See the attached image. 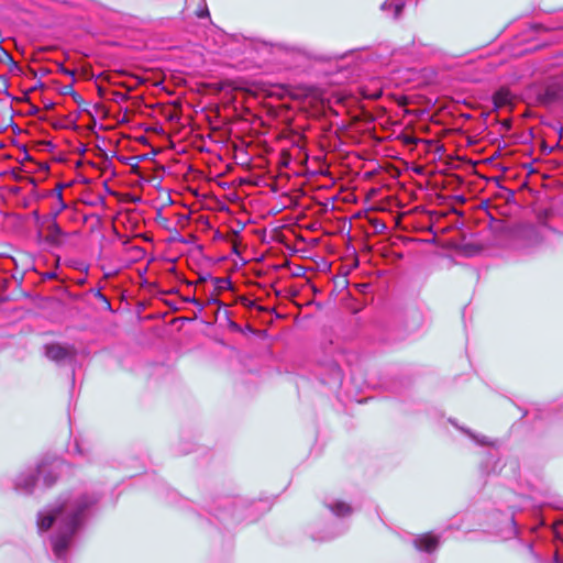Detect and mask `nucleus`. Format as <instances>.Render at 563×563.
<instances>
[{
	"instance_id": "obj_15",
	"label": "nucleus",
	"mask_w": 563,
	"mask_h": 563,
	"mask_svg": "<svg viewBox=\"0 0 563 563\" xmlns=\"http://www.w3.org/2000/svg\"><path fill=\"white\" fill-rule=\"evenodd\" d=\"M10 128L13 132V134L19 135L22 133V129L13 121L12 118H10L9 124L4 126L3 129H0V131L7 130Z\"/></svg>"
},
{
	"instance_id": "obj_38",
	"label": "nucleus",
	"mask_w": 563,
	"mask_h": 563,
	"mask_svg": "<svg viewBox=\"0 0 563 563\" xmlns=\"http://www.w3.org/2000/svg\"><path fill=\"white\" fill-rule=\"evenodd\" d=\"M197 282H199V283L207 282V278L203 276H200Z\"/></svg>"
},
{
	"instance_id": "obj_13",
	"label": "nucleus",
	"mask_w": 563,
	"mask_h": 563,
	"mask_svg": "<svg viewBox=\"0 0 563 563\" xmlns=\"http://www.w3.org/2000/svg\"><path fill=\"white\" fill-rule=\"evenodd\" d=\"M543 98L547 102H554L559 99V92L556 91V89L549 87L545 89Z\"/></svg>"
},
{
	"instance_id": "obj_23",
	"label": "nucleus",
	"mask_w": 563,
	"mask_h": 563,
	"mask_svg": "<svg viewBox=\"0 0 563 563\" xmlns=\"http://www.w3.org/2000/svg\"><path fill=\"white\" fill-rule=\"evenodd\" d=\"M70 97L73 98V100L78 103V104H81V102L84 101L82 97L77 92V91H74Z\"/></svg>"
},
{
	"instance_id": "obj_10",
	"label": "nucleus",
	"mask_w": 563,
	"mask_h": 563,
	"mask_svg": "<svg viewBox=\"0 0 563 563\" xmlns=\"http://www.w3.org/2000/svg\"><path fill=\"white\" fill-rule=\"evenodd\" d=\"M510 101V93L505 89L498 90L494 96V103L496 108L501 107Z\"/></svg>"
},
{
	"instance_id": "obj_16",
	"label": "nucleus",
	"mask_w": 563,
	"mask_h": 563,
	"mask_svg": "<svg viewBox=\"0 0 563 563\" xmlns=\"http://www.w3.org/2000/svg\"><path fill=\"white\" fill-rule=\"evenodd\" d=\"M196 15L199 19H205V18H209L210 16L208 7H207L205 1H203V5L196 10Z\"/></svg>"
},
{
	"instance_id": "obj_14",
	"label": "nucleus",
	"mask_w": 563,
	"mask_h": 563,
	"mask_svg": "<svg viewBox=\"0 0 563 563\" xmlns=\"http://www.w3.org/2000/svg\"><path fill=\"white\" fill-rule=\"evenodd\" d=\"M404 9H405V3L404 2L393 3V7H391L393 19L394 20H398L401 16V14H402Z\"/></svg>"
},
{
	"instance_id": "obj_25",
	"label": "nucleus",
	"mask_w": 563,
	"mask_h": 563,
	"mask_svg": "<svg viewBox=\"0 0 563 563\" xmlns=\"http://www.w3.org/2000/svg\"><path fill=\"white\" fill-rule=\"evenodd\" d=\"M43 88H44L43 81L42 80H37L30 90L31 91H35L37 89H43Z\"/></svg>"
},
{
	"instance_id": "obj_7",
	"label": "nucleus",
	"mask_w": 563,
	"mask_h": 563,
	"mask_svg": "<svg viewBox=\"0 0 563 563\" xmlns=\"http://www.w3.org/2000/svg\"><path fill=\"white\" fill-rule=\"evenodd\" d=\"M35 478L33 472L22 473L15 481V489L22 494H30L33 492Z\"/></svg>"
},
{
	"instance_id": "obj_40",
	"label": "nucleus",
	"mask_w": 563,
	"mask_h": 563,
	"mask_svg": "<svg viewBox=\"0 0 563 563\" xmlns=\"http://www.w3.org/2000/svg\"><path fill=\"white\" fill-rule=\"evenodd\" d=\"M555 563H563V562H561V561L559 560V558H558V556H555Z\"/></svg>"
},
{
	"instance_id": "obj_6",
	"label": "nucleus",
	"mask_w": 563,
	"mask_h": 563,
	"mask_svg": "<svg viewBox=\"0 0 563 563\" xmlns=\"http://www.w3.org/2000/svg\"><path fill=\"white\" fill-rule=\"evenodd\" d=\"M45 355L52 361L60 362L70 357L71 352L69 351V349L62 346L59 344H51L46 345Z\"/></svg>"
},
{
	"instance_id": "obj_2",
	"label": "nucleus",
	"mask_w": 563,
	"mask_h": 563,
	"mask_svg": "<svg viewBox=\"0 0 563 563\" xmlns=\"http://www.w3.org/2000/svg\"><path fill=\"white\" fill-rule=\"evenodd\" d=\"M242 52L244 54L254 52L265 63L300 71H305L311 62H328L336 57L317 52L303 44L269 42L261 38H244Z\"/></svg>"
},
{
	"instance_id": "obj_11",
	"label": "nucleus",
	"mask_w": 563,
	"mask_h": 563,
	"mask_svg": "<svg viewBox=\"0 0 563 563\" xmlns=\"http://www.w3.org/2000/svg\"><path fill=\"white\" fill-rule=\"evenodd\" d=\"M37 473L38 475H43L44 484L46 486H51L55 482V476H53L51 473L44 475V473H46L45 464L38 465Z\"/></svg>"
},
{
	"instance_id": "obj_18",
	"label": "nucleus",
	"mask_w": 563,
	"mask_h": 563,
	"mask_svg": "<svg viewBox=\"0 0 563 563\" xmlns=\"http://www.w3.org/2000/svg\"><path fill=\"white\" fill-rule=\"evenodd\" d=\"M75 91L73 84L64 85L59 88V93L63 96H70Z\"/></svg>"
},
{
	"instance_id": "obj_17",
	"label": "nucleus",
	"mask_w": 563,
	"mask_h": 563,
	"mask_svg": "<svg viewBox=\"0 0 563 563\" xmlns=\"http://www.w3.org/2000/svg\"><path fill=\"white\" fill-rule=\"evenodd\" d=\"M11 60H13L12 55L0 46V62L9 64Z\"/></svg>"
},
{
	"instance_id": "obj_39",
	"label": "nucleus",
	"mask_w": 563,
	"mask_h": 563,
	"mask_svg": "<svg viewBox=\"0 0 563 563\" xmlns=\"http://www.w3.org/2000/svg\"><path fill=\"white\" fill-rule=\"evenodd\" d=\"M488 203H489V201H488V200L483 201V202H482L483 208H487V207H488Z\"/></svg>"
},
{
	"instance_id": "obj_36",
	"label": "nucleus",
	"mask_w": 563,
	"mask_h": 563,
	"mask_svg": "<svg viewBox=\"0 0 563 563\" xmlns=\"http://www.w3.org/2000/svg\"><path fill=\"white\" fill-rule=\"evenodd\" d=\"M129 159H130V161H132V159H136V162H135V164H133V166H137V165H139V162H140V159H141V158H139V157H131V158H129Z\"/></svg>"
},
{
	"instance_id": "obj_22",
	"label": "nucleus",
	"mask_w": 563,
	"mask_h": 563,
	"mask_svg": "<svg viewBox=\"0 0 563 563\" xmlns=\"http://www.w3.org/2000/svg\"><path fill=\"white\" fill-rule=\"evenodd\" d=\"M97 296L102 300L104 308L110 310L111 305H110L109 300L100 291L97 292Z\"/></svg>"
},
{
	"instance_id": "obj_8",
	"label": "nucleus",
	"mask_w": 563,
	"mask_h": 563,
	"mask_svg": "<svg viewBox=\"0 0 563 563\" xmlns=\"http://www.w3.org/2000/svg\"><path fill=\"white\" fill-rule=\"evenodd\" d=\"M328 508L338 517H344L352 514V508L343 501L329 504Z\"/></svg>"
},
{
	"instance_id": "obj_9",
	"label": "nucleus",
	"mask_w": 563,
	"mask_h": 563,
	"mask_svg": "<svg viewBox=\"0 0 563 563\" xmlns=\"http://www.w3.org/2000/svg\"><path fill=\"white\" fill-rule=\"evenodd\" d=\"M65 186L63 184L57 185V187L53 190V195L56 196L58 200V207L54 210H52L53 217H58V214L67 208V203L63 200V188Z\"/></svg>"
},
{
	"instance_id": "obj_27",
	"label": "nucleus",
	"mask_w": 563,
	"mask_h": 563,
	"mask_svg": "<svg viewBox=\"0 0 563 563\" xmlns=\"http://www.w3.org/2000/svg\"><path fill=\"white\" fill-rule=\"evenodd\" d=\"M211 282L220 283V282H232V280L229 276H223V277H214L211 279Z\"/></svg>"
},
{
	"instance_id": "obj_32",
	"label": "nucleus",
	"mask_w": 563,
	"mask_h": 563,
	"mask_svg": "<svg viewBox=\"0 0 563 563\" xmlns=\"http://www.w3.org/2000/svg\"><path fill=\"white\" fill-rule=\"evenodd\" d=\"M21 150H22V151H23V153H24V159H30L31 157H30V154H29V152H27V150H26V146H25V145H22V146H21Z\"/></svg>"
},
{
	"instance_id": "obj_5",
	"label": "nucleus",
	"mask_w": 563,
	"mask_h": 563,
	"mask_svg": "<svg viewBox=\"0 0 563 563\" xmlns=\"http://www.w3.org/2000/svg\"><path fill=\"white\" fill-rule=\"evenodd\" d=\"M415 547L419 551L432 552L439 545V539L430 533L421 534L413 540Z\"/></svg>"
},
{
	"instance_id": "obj_12",
	"label": "nucleus",
	"mask_w": 563,
	"mask_h": 563,
	"mask_svg": "<svg viewBox=\"0 0 563 563\" xmlns=\"http://www.w3.org/2000/svg\"><path fill=\"white\" fill-rule=\"evenodd\" d=\"M0 92L5 95L8 98L14 100L15 98L9 91V79L7 76H0Z\"/></svg>"
},
{
	"instance_id": "obj_4",
	"label": "nucleus",
	"mask_w": 563,
	"mask_h": 563,
	"mask_svg": "<svg viewBox=\"0 0 563 563\" xmlns=\"http://www.w3.org/2000/svg\"><path fill=\"white\" fill-rule=\"evenodd\" d=\"M57 217H53L52 212L49 213V219L45 227L46 235L44 236V241L48 246L57 247L63 245L68 234L62 230L59 224L56 221Z\"/></svg>"
},
{
	"instance_id": "obj_3",
	"label": "nucleus",
	"mask_w": 563,
	"mask_h": 563,
	"mask_svg": "<svg viewBox=\"0 0 563 563\" xmlns=\"http://www.w3.org/2000/svg\"><path fill=\"white\" fill-rule=\"evenodd\" d=\"M543 243V236L534 225H523L515 233L514 245L525 254H531Z\"/></svg>"
},
{
	"instance_id": "obj_37",
	"label": "nucleus",
	"mask_w": 563,
	"mask_h": 563,
	"mask_svg": "<svg viewBox=\"0 0 563 563\" xmlns=\"http://www.w3.org/2000/svg\"><path fill=\"white\" fill-rule=\"evenodd\" d=\"M74 282L84 283V282H87V279H86V277H79V278L75 279Z\"/></svg>"
},
{
	"instance_id": "obj_43",
	"label": "nucleus",
	"mask_w": 563,
	"mask_h": 563,
	"mask_svg": "<svg viewBox=\"0 0 563 563\" xmlns=\"http://www.w3.org/2000/svg\"><path fill=\"white\" fill-rule=\"evenodd\" d=\"M2 103V100H0V104Z\"/></svg>"
},
{
	"instance_id": "obj_31",
	"label": "nucleus",
	"mask_w": 563,
	"mask_h": 563,
	"mask_svg": "<svg viewBox=\"0 0 563 563\" xmlns=\"http://www.w3.org/2000/svg\"><path fill=\"white\" fill-rule=\"evenodd\" d=\"M351 284H334V290H336L338 286H341V288L339 289V291H342L343 289L347 288V286H350Z\"/></svg>"
},
{
	"instance_id": "obj_33",
	"label": "nucleus",
	"mask_w": 563,
	"mask_h": 563,
	"mask_svg": "<svg viewBox=\"0 0 563 563\" xmlns=\"http://www.w3.org/2000/svg\"><path fill=\"white\" fill-rule=\"evenodd\" d=\"M278 284H274V283H271V284H265V286H269L271 288H273L276 294H278L280 290L276 287Z\"/></svg>"
},
{
	"instance_id": "obj_28",
	"label": "nucleus",
	"mask_w": 563,
	"mask_h": 563,
	"mask_svg": "<svg viewBox=\"0 0 563 563\" xmlns=\"http://www.w3.org/2000/svg\"><path fill=\"white\" fill-rule=\"evenodd\" d=\"M40 112V108L37 106H31V109L29 111L30 115H35Z\"/></svg>"
},
{
	"instance_id": "obj_34",
	"label": "nucleus",
	"mask_w": 563,
	"mask_h": 563,
	"mask_svg": "<svg viewBox=\"0 0 563 563\" xmlns=\"http://www.w3.org/2000/svg\"><path fill=\"white\" fill-rule=\"evenodd\" d=\"M456 200L464 203L465 202V198L464 196L460 195V196H456Z\"/></svg>"
},
{
	"instance_id": "obj_26",
	"label": "nucleus",
	"mask_w": 563,
	"mask_h": 563,
	"mask_svg": "<svg viewBox=\"0 0 563 563\" xmlns=\"http://www.w3.org/2000/svg\"><path fill=\"white\" fill-rule=\"evenodd\" d=\"M43 103L46 110H52L55 107V103L51 100H43Z\"/></svg>"
},
{
	"instance_id": "obj_19",
	"label": "nucleus",
	"mask_w": 563,
	"mask_h": 563,
	"mask_svg": "<svg viewBox=\"0 0 563 563\" xmlns=\"http://www.w3.org/2000/svg\"><path fill=\"white\" fill-rule=\"evenodd\" d=\"M58 70H59L62 74H64V75H66V76L71 77L73 79H74V78H75V76H76V70H75V69H69V68L65 67L63 64H60V65L58 66Z\"/></svg>"
},
{
	"instance_id": "obj_1",
	"label": "nucleus",
	"mask_w": 563,
	"mask_h": 563,
	"mask_svg": "<svg viewBox=\"0 0 563 563\" xmlns=\"http://www.w3.org/2000/svg\"><path fill=\"white\" fill-rule=\"evenodd\" d=\"M97 500L93 495L70 497L58 501L49 511L38 514L37 527L41 531H46L52 526L56 527V532L52 537V548L57 559H65L71 539L85 518V511Z\"/></svg>"
},
{
	"instance_id": "obj_24",
	"label": "nucleus",
	"mask_w": 563,
	"mask_h": 563,
	"mask_svg": "<svg viewBox=\"0 0 563 563\" xmlns=\"http://www.w3.org/2000/svg\"><path fill=\"white\" fill-rule=\"evenodd\" d=\"M391 7H393V3L388 2V0H386L380 4V10L387 11V10L391 9Z\"/></svg>"
},
{
	"instance_id": "obj_21",
	"label": "nucleus",
	"mask_w": 563,
	"mask_h": 563,
	"mask_svg": "<svg viewBox=\"0 0 563 563\" xmlns=\"http://www.w3.org/2000/svg\"><path fill=\"white\" fill-rule=\"evenodd\" d=\"M358 291L361 292H366L368 287L372 285V284H365V283H362V284H352Z\"/></svg>"
},
{
	"instance_id": "obj_41",
	"label": "nucleus",
	"mask_w": 563,
	"mask_h": 563,
	"mask_svg": "<svg viewBox=\"0 0 563 563\" xmlns=\"http://www.w3.org/2000/svg\"><path fill=\"white\" fill-rule=\"evenodd\" d=\"M309 285L312 286L313 291H317V288L314 287V284H309Z\"/></svg>"
},
{
	"instance_id": "obj_30",
	"label": "nucleus",
	"mask_w": 563,
	"mask_h": 563,
	"mask_svg": "<svg viewBox=\"0 0 563 563\" xmlns=\"http://www.w3.org/2000/svg\"><path fill=\"white\" fill-rule=\"evenodd\" d=\"M382 95H383V92H382V90H379L374 93L367 95L366 97L373 98V99H378Z\"/></svg>"
},
{
	"instance_id": "obj_35",
	"label": "nucleus",
	"mask_w": 563,
	"mask_h": 563,
	"mask_svg": "<svg viewBox=\"0 0 563 563\" xmlns=\"http://www.w3.org/2000/svg\"><path fill=\"white\" fill-rule=\"evenodd\" d=\"M232 286H233V284L228 283V284H225V286H221L220 288L233 289V287H232Z\"/></svg>"
},
{
	"instance_id": "obj_42",
	"label": "nucleus",
	"mask_w": 563,
	"mask_h": 563,
	"mask_svg": "<svg viewBox=\"0 0 563 563\" xmlns=\"http://www.w3.org/2000/svg\"><path fill=\"white\" fill-rule=\"evenodd\" d=\"M46 276L52 277V276H54V273H48Z\"/></svg>"
},
{
	"instance_id": "obj_20",
	"label": "nucleus",
	"mask_w": 563,
	"mask_h": 563,
	"mask_svg": "<svg viewBox=\"0 0 563 563\" xmlns=\"http://www.w3.org/2000/svg\"><path fill=\"white\" fill-rule=\"evenodd\" d=\"M9 68H10V71H12V73H21L22 71V68L14 59L9 63Z\"/></svg>"
},
{
	"instance_id": "obj_29",
	"label": "nucleus",
	"mask_w": 563,
	"mask_h": 563,
	"mask_svg": "<svg viewBox=\"0 0 563 563\" xmlns=\"http://www.w3.org/2000/svg\"><path fill=\"white\" fill-rule=\"evenodd\" d=\"M44 146L48 151H53L55 148V145H54V143L52 141H45L44 142Z\"/></svg>"
}]
</instances>
